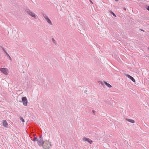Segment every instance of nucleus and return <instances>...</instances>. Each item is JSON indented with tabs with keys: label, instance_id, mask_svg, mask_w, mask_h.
I'll use <instances>...</instances> for the list:
<instances>
[{
	"label": "nucleus",
	"instance_id": "nucleus-17",
	"mask_svg": "<svg viewBox=\"0 0 149 149\" xmlns=\"http://www.w3.org/2000/svg\"><path fill=\"white\" fill-rule=\"evenodd\" d=\"M7 56L9 58V59L10 60H11L12 59L10 57L9 55L8 54V53H7Z\"/></svg>",
	"mask_w": 149,
	"mask_h": 149
},
{
	"label": "nucleus",
	"instance_id": "nucleus-4",
	"mask_svg": "<svg viewBox=\"0 0 149 149\" xmlns=\"http://www.w3.org/2000/svg\"><path fill=\"white\" fill-rule=\"evenodd\" d=\"M0 71L5 75L8 74V70L6 68H2L0 69Z\"/></svg>",
	"mask_w": 149,
	"mask_h": 149
},
{
	"label": "nucleus",
	"instance_id": "nucleus-15",
	"mask_svg": "<svg viewBox=\"0 0 149 149\" xmlns=\"http://www.w3.org/2000/svg\"><path fill=\"white\" fill-rule=\"evenodd\" d=\"M52 40L53 43H54L55 45H56V41L54 40V39L53 38H52Z\"/></svg>",
	"mask_w": 149,
	"mask_h": 149
},
{
	"label": "nucleus",
	"instance_id": "nucleus-9",
	"mask_svg": "<svg viewBox=\"0 0 149 149\" xmlns=\"http://www.w3.org/2000/svg\"><path fill=\"white\" fill-rule=\"evenodd\" d=\"M3 125L4 126L7 127L8 126V124L6 120H3Z\"/></svg>",
	"mask_w": 149,
	"mask_h": 149
},
{
	"label": "nucleus",
	"instance_id": "nucleus-19",
	"mask_svg": "<svg viewBox=\"0 0 149 149\" xmlns=\"http://www.w3.org/2000/svg\"><path fill=\"white\" fill-rule=\"evenodd\" d=\"M146 7L147 9L149 11V6H148Z\"/></svg>",
	"mask_w": 149,
	"mask_h": 149
},
{
	"label": "nucleus",
	"instance_id": "nucleus-10",
	"mask_svg": "<svg viewBox=\"0 0 149 149\" xmlns=\"http://www.w3.org/2000/svg\"><path fill=\"white\" fill-rule=\"evenodd\" d=\"M104 82L105 85L109 88H111L112 87V86L110 85L108 83L105 81H104Z\"/></svg>",
	"mask_w": 149,
	"mask_h": 149
},
{
	"label": "nucleus",
	"instance_id": "nucleus-24",
	"mask_svg": "<svg viewBox=\"0 0 149 149\" xmlns=\"http://www.w3.org/2000/svg\"><path fill=\"white\" fill-rule=\"evenodd\" d=\"M148 50L149 51V48H148Z\"/></svg>",
	"mask_w": 149,
	"mask_h": 149
},
{
	"label": "nucleus",
	"instance_id": "nucleus-5",
	"mask_svg": "<svg viewBox=\"0 0 149 149\" xmlns=\"http://www.w3.org/2000/svg\"><path fill=\"white\" fill-rule=\"evenodd\" d=\"M43 16L45 18L47 22L50 25H52V23L50 20V19L48 18L47 16L45 14H43Z\"/></svg>",
	"mask_w": 149,
	"mask_h": 149
},
{
	"label": "nucleus",
	"instance_id": "nucleus-23",
	"mask_svg": "<svg viewBox=\"0 0 149 149\" xmlns=\"http://www.w3.org/2000/svg\"><path fill=\"white\" fill-rule=\"evenodd\" d=\"M115 0V1H118V0Z\"/></svg>",
	"mask_w": 149,
	"mask_h": 149
},
{
	"label": "nucleus",
	"instance_id": "nucleus-12",
	"mask_svg": "<svg viewBox=\"0 0 149 149\" xmlns=\"http://www.w3.org/2000/svg\"><path fill=\"white\" fill-rule=\"evenodd\" d=\"M98 83H99V84L100 85V84L103 86H104V81L103 82L102 81H98Z\"/></svg>",
	"mask_w": 149,
	"mask_h": 149
},
{
	"label": "nucleus",
	"instance_id": "nucleus-2",
	"mask_svg": "<svg viewBox=\"0 0 149 149\" xmlns=\"http://www.w3.org/2000/svg\"><path fill=\"white\" fill-rule=\"evenodd\" d=\"M44 141H43V137L42 136H40L38 139L37 143L38 145L40 146H41L43 145V144Z\"/></svg>",
	"mask_w": 149,
	"mask_h": 149
},
{
	"label": "nucleus",
	"instance_id": "nucleus-22",
	"mask_svg": "<svg viewBox=\"0 0 149 149\" xmlns=\"http://www.w3.org/2000/svg\"><path fill=\"white\" fill-rule=\"evenodd\" d=\"M89 1L91 2V3H93V2L91 1V0H89Z\"/></svg>",
	"mask_w": 149,
	"mask_h": 149
},
{
	"label": "nucleus",
	"instance_id": "nucleus-21",
	"mask_svg": "<svg viewBox=\"0 0 149 149\" xmlns=\"http://www.w3.org/2000/svg\"><path fill=\"white\" fill-rule=\"evenodd\" d=\"M123 9H124L125 10V11H126V8H123Z\"/></svg>",
	"mask_w": 149,
	"mask_h": 149
},
{
	"label": "nucleus",
	"instance_id": "nucleus-7",
	"mask_svg": "<svg viewBox=\"0 0 149 149\" xmlns=\"http://www.w3.org/2000/svg\"><path fill=\"white\" fill-rule=\"evenodd\" d=\"M83 140L84 141H87L90 144H91L93 142L91 139H89L88 138L86 137L84 138Z\"/></svg>",
	"mask_w": 149,
	"mask_h": 149
},
{
	"label": "nucleus",
	"instance_id": "nucleus-1",
	"mask_svg": "<svg viewBox=\"0 0 149 149\" xmlns=\"http://www.w3.org/2000/svg\"><path fill=\"white\" fill-rule=\"evenodd\" d=\"M42 146L44 149H49L51 146V143L49 141H44Z\"/></svg>",
	"mask_w": 149,
	"mask_h": 149
},
{
	"label": "nucleus",
	"instance_id": "nucleus-16",
	"mask_svg": "<svg viewBox=\"0 0 149 149\" xmlns=\"http://www.w3.org/2000/svg\"><path fill=\"white\" fill-rule=\"evenodd\" d=\"M1 48H2V49L3 51H4V52L7 55V53H8L7 52H6V51L4 49V48L3 47H1Z\"/></svg>",
	"mask_w": 149,
	"mask_h": 149
},
{
	"label": "nucleus",
	"instance_id": "nucleus-20",
	"mask_svg": "<svg viewBox=\"0 0 149 149\" xmlns=\"http://www.w3.org/2000/svg\"><path fill=\"white\" fill-rule=\"evenodd\" d=\"M92 112L94 113V114H95V111L93 110L92 111Z\"/></svg>",
	"mask_w": 149,
	"mask_h": 149
},
{
	"label": "nucleus",
	"instance_id": "nucleus-8",
	"mask_svg": "<svg viewBox=\"0 0 149 149\" xmlns=\"http://www.w3.org/2000/svg\"><path fill=\"white\" fill-rule=\"evenodd\" d=\"M125 75L126 77L130 79L132 81L134 82H135V80L134 78L130 75L128 74H126Z\"/></svg>",
	"mask_w": 149,
	"mask_h": 149
},
{
	"label": "nucleus",
	"instance_id": "nucleus-6",
	"mask_svg": "<svg viewBox=\"0 0 149 149\" xmlns=\"http://www.w3.org/2000/svg\"><path fill=\"white\" fill-rule=\"evenodd\" d=\"M22 100L23 104L25 106H26L28 103V101L26 97H23L22 98Z\"/></svg>",
	"mask_w": 149,
	"mask_h": 149
},
{
	"label": "nucleus",
	"instance_id": "nucleus-13",
	"mask_svg": "<svg viewBox=\"0 0 149 149\" xmlns=\"http://www.w3.org/2000/svg\"><path fill=\"white\" fill-rule=\"evenodd\" d=\"M109 12L110 13H111V14H112L113 15V16H114L115 17H116V15L112 11L110 10L109 11Z\"/></svg>",
	"mask_w": 149,
	"mask_h": 149
},
{
	"label": "nucleus",
	"instance_id": "nucleus-3",
	"mask_svg": "<svg viewBox=\"0 0 149 149\" xmlns=\"http://www.w3.org/2000/svg\"><path fill=\"white\" fill-rule=\"evenodd\" d=\"M26 12L34 18L36 19V15L29 9H26Z\"/></svg>",
	"mask_w": 149,
	"mask_h": 149
},
{
	"label": "nucleus",
	"instance_id": "nucleus-18",
	"mask_svg": "<svg viewBox=\"0 0 149 149\" xmlns=\"http://www.w3.org/2000/svg\"><path fill=\"white\" fill-rule=\"evenodd\" d=\"M20 119L23 122H24V120L22 117H20Z\"/></svg>",
	"mask_w": 149,
	"mask_h": 149
},
{
	"label": "nucleus",
	"instance_id": "nucleus-11",
	"mask_svg": "<svg viewBox=\"0 0 149 149\" xmlns=\"http://www.w3.org/2000/svg\"><path fill=\"white\" fill-rule=\"evenodd\" d=\"M126 120H127L129 122H131V123H134V122H135L134 120H133L126 119Z\"/></svg>",
	"mask_w": 149,
	"mask_h": 149
},
{
	"label": "nucleus",
	"instance_id": "nucleus-14",
	"mask_svg": "<svg viewBox=\"0 0 149 149\" xmlns=\"http://www.w3.org/2000/svg\"><path fill=\"white\" fill-rule=\"evenodd\" d=\"M38 138L37 137H34L33 139V141L35 142V141L38 142Z\"/></svg>",
	"mask_w": 149,
	"mask_h": 149
}]
</instances>
